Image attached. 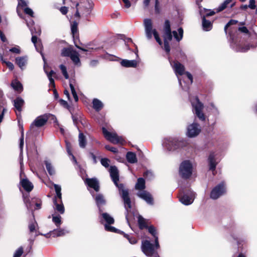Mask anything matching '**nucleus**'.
Wrapping results in <instances>:
<instances>
[{
	"instance_id": "obj_1",
	"label": "nucleus",
	"mask_w": 257,
	"mask_h": 257,
	"mask_svg": "<svg viewBox=\"0 0 257 257\" xmlns=\"http://www.w3.org/2000/svg\"><path fill=\"white\" fill-rule=\"evenodd\" d=\"M110 177L115 185L118 188L119 193L123 199L124 208L126 210L125 218L129 223V221L131 219L132 215H133V212L131 211V201L128 196V192L127 189L124 188L122 184H118L117 182L119 181L118 171L115 166H111L109 169Z\"/></svg>"
},
{
	"instance_id": "obj_2",
	"label": "nucleus",
	"mask_w": 257,
	"mask_h": 257,
	"mask_svg": "<svg viewBox=\"0 0 257 257\" xmlns=\"http://www.w3.org/2000/svg\"><path fill=\"white\" fill-rule=\"evenodd\" d=\"M148 230L155 238V244L151 243L150 241L148 239L142 240L141 245L142 251L147 256H155V257H159L157 249L160 247V244L156 229L154 226H150L148 227Z\"/></svg>"
},
{
	"instance_id": "obj_3",
	"label": "nucleus",
	"mask_w": 257,
	"mask_h": 257,
	"mask_svg": "<svg viewBox=\"0 0 257 257\" xmlns=\"http://www.w3.org/2000/svg\"><path fill=\"white\" fill-rule=\"evenodd\" d=\"M193 171V164L189 160L182 161L179 166V174L181 178L188 180L191 178Z\"/></svg>"
},
{
	"instance_id": "obj_4",
	"label": "nucleus",
	"mask_w": 257,
	"mask_h": 257,
	"mask_svg": "<svg viewBox=\"0 0 257 257\" xmlns=\"http://www.w3.org/2000/svg\"><path fill=\"white\" fill-rule=\"evenodd\" d=\"M144 25L147 38L150 40L154 36L156 41L160 45H162V42L160 38L159 34L156 29H153V22L150 19H145L144 20Z\"/></svg>"
},
{
	"instance_id": "obj_5",
	"label": "nucleus",
	"mask_w": 257,
	"mask_h": 257,
	"mask_svg": "<svg viewBox=\"0 0 257 257\" xmlns=\"http://www.w3.org/2000/svg\"><path fill=\"white\" fill-rule=\"evenodd\" d=\"M163 38L164 41V49L169 53L170 51L169 42L172 40V35L171 30L170 23L169 20H166L165 22L163 29Z\"/></svg>"
},
{
	"instance_id": "obj_6",
	"label": "nucleus",
	"mask_w": 257,
	"mask_h": 257,
	"mask_svg": "<svg viewBox=\"0 0 257 257\" xmlns=\"http://www.w3.org/2000/svg\"><path fill=\"white\" fill-rule=\"evenodd\" d=\"M225 192V184L224 182H221L212 189L210 192V197L211 198L215 200L224 194Z\"/></svg>"
},
{
	"instance_id": "obj_7",
	"label": "nucleus",
	"mask_w": 257,
	"mask_h": 257,
	"mask_svg": "<svg viewBox=\"0 0 257 257\" xmlns=\"http://www.w3.org/2000/svg\"><path fill=\"white\" fill-rule=\"evenodd\" d=\"M102 132L105 138L112 143L122 145L124 142L123 139L121 137L117 136L115 133H111L109 132L104 127L102 128Z\"/></svg>"
},
{
	"instance_id": "obj_8",
	"label": "nucleus",
	"mask_w": 257,
	"mask_h": 257,
	"mask_svg": "<svg viewBox=\"0 0 257 257\" xmlns=\"http://www.w3.org/2000/svg\"><path fill=\"white\" fill-rule=\"evenodd\" d=\"M177 140L175 137H168L164 139L163 146L168 151L173 152L176 150Z\"/></svg>"
},
{
	"instance_id": "obj_9",
	"label": "nucleus",
	"mask_w": 257,
	"mask_h": 257,
	"mask_svg": "<svg viewBox=\"0 0 257 257\" xmlns=\"http://www.w3.org/2000/svg\"><path fill=\"white\" fill-rule=\"evenodd\" d=\"M101 215L103 219L106 223L104 225L105 229L108 231L117 232L118 231L117 229L109 225V224L114 223V220L113 217L107 213H103Z\"/></svg>"
},
{
	"instance_id": "obj_10",
	"label": "nucleus",
	"mask_w": 257,
	"mask_h": 257,
	"mask_svg": "<svg viewBox=\"0 0 257 257\" xmlns=\"http://www.w3.org/2000/svg\"><path fill=\"white\" fill-rule=\"evenodd\" d=\"M48 115L44 114L38 116L31 124L30 127L33 129L34 126L40 127L44 125L48 120Z\"/></svg>"
},
{
	"instance_id": "obj_11",
	"label": "nucleus",
	"mask_w": 257,
	"mask_h": 257,
	"mask_svg": "<svg viewBox=\"0 0 257 257\" xmlns=\"http://www.w3.org/2000/svg\"><path fill=\"white\" fill-rule=\"evenodd\" d=\"M137 196L142 199L144 200L148 204L152 205L153 204V199L151 194L145 191H139L137 194Z\"/></svg>"
},
{
	"instance_id": "obj_12",
	"label": "nucleus",
	"mask_w": 257,
	"mask_h": 257,
	"mask_svg": "<svg viewBox=\"0 0 257 257\" xmlns=\"http://www.w3.org/2000/svg\"><path fill=\"white\" fill-rule=\"evenodd\" d=\"M197 123H193L188 126L187 129V135L190 138L197 136L200 132V129L198 128Z\"/></svg>"
},
{
	"instance_id": "obj_13",
	"label": "nucleus",
	"mask_w": 257,
	"mask_h": 257,
	"mask_svg": "<svg viewBox=\"0 0 257 257\" xmlns=\"http://www.w3.org/2000/svg\"><path fill=\"white\" fill-rule=\"evenodd\" d=\"M208 161L209 166V170L213 172L215 171L217 163L215 160V154L214 152H212L210 153L208 158Z\"/></svg>"
},
{
	"instance_id": "obj_14",
	"label": "nucleus",
	"mask_w": 257,
	"mask_h": 257,
	"mask_svg": "<svg viewBox=\"0 0 257 257\" xmlns=\"http://www.w3.org/2000/svg\"><path fill=\"white\" fill-rule=\"evenodd\" d=\"M85 182L89 187L94 189L95 191L97 192L99 191V183L96 178L86 179Z\"/></svg>"
},
{
	"instance_id": "obj_15",
	"label": "nucleus",
	"mask_w": 257,
	"mask_h": 257,
	"mask_svg": "<svg viewBox=\"0 0 257 257\" xmlns=\"http://www.w3.org/2000/svg\"><path fill=\"white\" fill-rule=\"evenodd\" d=\"M179 201L182 204L185 205H188L193 203L194 198L191 194H184L182 196L179 198Z\"/></svg>"
},
{
	"instance_id": "obj_16",
	"label": "nucleus",
	"mask_w": 257,
	"mask_h": 257,
	"mask_svg": "<svg viewBox=\"0 0 257 257\" xmlns=\"http://www.w3.org/2000/svg\"><path fill=\"white\" fill-rule=\"evenodd\" d=\"M22 187L28 192H29L33 189V184L27 178L22 179L20 181Z\"/></svg>"
},
{
	"instance_id": "obj_17",
	"label": "nucleus",
	"mask_w": 257,
	"mask_h": 257,
	"mask_svg": "<svg viewBox=\"0 0 257 257\" xmlns=\"http://www.w3.org/2000/svg\"><path fill=\"white\" fill-rule=\"evenodd\" d=\"M28 57L26 56H21V57H18L16 58V63L17 65H18V66L22 69L23 70L28 62Z\"/></svg>"
},
{
	"instance_id": "obj_18",
	"label": "nucleus",
	"mask_w": 257,
	"mask_h": 257,
	"mask_svg": "<svg viewBox=\"0 0 257 257\" xmlns=\"http://www.w3.org/2000/svg\"><path fill=\"white\" fill-rule=\"evenodd\" d=\"M199 14L201 17H205V18H206V17H209L215 14V12L213 10L206 8H202L201 6H199Z\"/></svg>"
},
{
	"instance_id": "obj_19",
	"label": "nucleus",
	"mask_w": 257,
	"mask_h": 257,
	"mask_svg": "<svg viewBox=\"0 0 257 257\" xmlns=\"http://www.w3.org/2000/svg\"><path fill=\"white\" fill-rule=\"evenodd\" d=\"M53 202L55 210L59 212L61 214H63L65 211V209L62 203V201H61V202H60L59 199L57 200V199L55 198L54 199Z\"/></svg>"
},
{
	"instance_id": "obj_20",
	"label": "nucleus",
	"mask_w": 257,
	"mask_h": 257,
	"mask_svg": "<svg viewBox=\"0 0 257 257\" xmlns=\"http://www.w3.org/2000/svg\"><path fill=\"white\" fill-rule=\"evenodd\" d=\"M201 18L203 29L206 31H210L213 27V22L207 20L205 17H202Z\"/></svg>"
},
{
	"instance_id": "obj_21",
	"label": "nucleus",
	"mask_w": 257,
	"mask_h": 257,
	"mask_svg": "<svg viewBox=\"0 0 257 257\" xmlns=\"http://www.w3.org/2000/svg\"><path fill=\"white\" fill-rule=\"evenodd\" d=\"M193 108L195 111L203 110L204 108L203 104L200 101L198 96H195V101L191 102Z\"/></svg>"
},
{
	"instance_id": "obj_22",
	"label": "nucleus",
	"mask_w": 257,
	"mask_h": 257,
	"mask_svg": "<svg viewBox=\"0 0 257 257\" xmlns=\"http://www.w3.org/2000/svg\"><path fill=\"white\" fill-rule=\"evenodd\" d=\"M120 64L121 66L125 67H136L138 65V62L136 60H128L126 59L122 60Z\"/></svg>"
},
{
	"instance_id": "obj_23",
	"label": "nucleus",
	"mask_w": 257,
	"mask_h": 257,
	"mask_svg": "<svg viewBox=\"0 0 257 257\" xmlns=\"http://www.w3.org/2000/svg\"><path fill=\"white\" fill-rule=\"evenodd\" d=\"M14 102L15 108L20 113L22 110V106L24 103V100L21 97H17L14 100Z\"/></svg>"
},
{
	"instance_id": "obj_24",
	"label": "nucleus",
	"mask_w": 257,
	"mask_h": 257,
	"mask_svg": "<svg viewBox=\"0 0 257 257\" xmlns=\"http://www.w3.org/2000/svg\"><path fill=\"white\" fill-rule=\"evenodd\" d=\"M78 142L79 146L81 148H85L86 144L87 141L85 136L82 133L80 132L78 136Z\"/></svg>"
},
{
	"instance_id": "obj_25",
	"label": "nucleus",
	"mask_w": 257,
	"mask_h": 257,
	"mask_svg": "<svg viewBox=\"0 0 257 257\" xmlns=\"http://www.w3.org/2000/svg\"><path fill=\"white\" fill-rule=\"evenodd\" d=\"M69 231L65 229H55L53 231H52L51 233V235H52L54 237L55 236H60L65 235L66 233H68Z\"/></svg>"
},
{
	"instance_id": "obj_26",
	"label": "nucleus",
	"mask_w": 257,
	"mask_h": 257,
	"mask_svg": "<svg viewBox=\"0 0 257 257\" xmlns=\"http://www.w3.org/2000/svg\"><path fill=\"white\" fill-rule=\"evenodd\" d=\"M145 187V180L143 178H139L136 184L135 188L139 191L144 190Z\"/></svg>"
},
{
	"instance_id": "obj_27",
	"label": "nucleus",
	"mask_w": 257,
	"mask_h": 257,
	"mask_svg": "<svg viewBox=\"0 0 257 257\" xmlns=\"http://www.w3.org/2000/svg\"><path fill=\"white\" fill-rule=\"evenodd\" d=\"M92 103L93 108L97 111L100 110L103 106L102 102L97 98L93 100Z\"/></svg>"
},
{
	"instance_id": "obj_28",
	"label": "nucleus",
	"mask_w": 257,
	"mask_h": 257,
	"mask_svg": "<svg viewBox=\"0 0 257 257\" xmlns=\"http://www.w3.org/2000/svg\"><path fill=\"white\" fill-rule=\"evenodd\" d=\"M126 158L130 163H135L137 162V158L135 153L130 152L126 154Z\"/></svg>"
},
{
	"instance_id": "obj_29",
	"label": "nucleus",
	"mask_w": 257,
	"mask_h": 257,
	"mask_svg": "<svg viewBox=\"0 0 257 257\" xmlns=\"http://www.w3.org/2000/svg\"><path fill=\"white\" fill-rule=\"evenodd\" d=\"M234 240H236L238 245V251L242 252L243 248V240L238 239L234 236H232ZM237 257H245V256L242 253L240 252Z\"/></svg>"
},
{
	"instance_id": "obj_30",
	"label": "nucleus",
	"mask_w": 257,
	"mask_h": 257,
	"mask_svg": "<svg viewBox=\"0 0 257 257\" xmlns=\"http://www.w3.org/2000/svg\"><path fill=\"white\" fill-rule=\"evenodd\" d=\"M70 57L75 64L78 66L80 65L79 54L76 51H74L73 53H72Z\"/></svg>"
},
{
	"instance_id": "obj_31",
	"label": "nucleus",
	"mask_w": 257,
	"mask_h": 257,
	"mask_svg": "<svg viewBox=\"0 0 257 257\" xmlns=\"http://www.w3.org/2000/svg\"><path fill=\"white\" fill-rule=\"evenodd\" d=\"M95 201L98 207L99 208V211H101L100 209V206L105 204V201L103 198V196L101 194H98L95 197Z\"/></svg>"
},
{
	"instance_id": "obj_32",
	"label": "nucleus",
	"mask_w": 257,
	"mask_h": 257,
	"mask_svg": "<svg viewBox=\"0 0 257 257\" xmlns=\"http://www.w3.org/2000/svg\"><path fill=\"white\" fill-rule=\"evenodd\" d=\"M233 0H225L216 9V12L219 13L225 10L228 5L232 2Z\"/></svg>"
},
{
	"instance_id": "obj_33",
	"label": "nucleus",
	"mask_w": 257,
	"mask_h": 257,
	"mask_svg": "<svg viewBox=\"0 0 257 257\" xmlns=\"http://www.w3.org/2000/svg\"><path fill=\"white\" fill-rule=\"evenodd\" d=\"M45 164L46 169L50 175H53L55 174V171L51 163L48 161H45Z\"/></svg>"
},
{
	"instance_id": "obj_34",
	"label": "nucleus",
	"mask_w": 257,
	"mask_h": 257,
	"mask_svg": "<svg viewBox=\"0 0 257 257\" xmlns=\"http://www.w3.org/2000/svg\"><path fill=\"white\" fill-rule=\"evenodd\" d=\"M40 54H41V55L42 56L43 60L44 62V71H45V73L47 74L48 79H50L51 78H52V75L55 74V72L53 70H51L49 72H47V71L46 69V60L45 57L44 56V54L42 52H40Z\"/></svg>"
},
{
	"instance_id": "obj_35",
	"label": "nucleus",
	"mask_w": 257,
	"mask_h": 257,
	"mask_svg": "<svg viewBox=\"0 0 257 257\" xmlns=\"http://www.w3.org/2000/svg\"><path fill=\"white\" fill-rule=\"evenodd\" d=\"M54 187L56 194V196L55 197V198H56L57 200L59 199L60 202H61V187L60 185L55 184H54Z\"/></svg>"
},
{
	"instance_id": "obj_36",
	"label": "nucleus",
	"mask_w": 257,
	"mask_h": 257,
	"mask_svg": "<svg viewBox=\"0 0 257 257\" xmlns=\"http://www.w3.org/2000/svg\"><path fill=\"white\" fill-rule=\"evenodd\" d=\"M30 31L31 32V34L32 35V42L34 43V44L36 46V42H37V37L36 36H35L34 35V30L36 31V33L37 35H40V34H41V30L40 29L38 28V30L37 31H36V29L34 28H30Z\"/></svg>"
},
{
	"instance_id": "obj_37",
	"label": "nucleus",
	"mask_w": 257,
	"mask_h": 257,
	"mask_svg": "<svg viewBox=\"0 0 257 257\" xmlns=\"http://www.w3.org/2000/svg\"><path fill=\"white\" fill-rule=\"evenodd\" d=\"M12 87L17 91H21L22 85L21 83L17 80H13L11 83Z\"/></svg>"
},
{
	"instance_id": "obj_38",
	"label": "nucleus",
	"mask_w": 257,
	"mask_h": 257,
	"mask_svg": "<svg viewBox=\"0 0 257 257\" xmlns=\"http://www.w3.org/2000/svg\"><path fill=\"white\" fill-rule=\"evenodd\" d=\"M37 226V223L35 220L32 221L29 224L28 227L30 231V233L32 234L34 232H36V227Z\"/></svg>"
},
{
	"instance_id": "obj_39",
	"label": "nucleus",
	"mask_w": 257,
	"mask_h": 257,
	"mask_svg": "<svg viewBox=\"0 0 257 257\" xmlns=\"http://www.w3.org/2000/svg\"><path fill=\"white\" fill-rule=\"evenodd\" d=\"M52 221L57 227H59L61 224V217L59 215L53 214Z\"/></svg>"
},
{
	"instance_id": "obj_40",
	"label": "nucleus",
	"mask_w": 257,
	"mask_h": 257,
	"mask_svg": "<svg viewBox=\"0 0 257 257\" xmlns=\"http://www.w3.org/2000/svg\"><path fill=\"white\" fill-rule=\"evenodd\" d=\"M138 223L141 229L147 227L146 220L140 215H139L138 217Z\"/></svg>"
},
{
	"instance_id": "obj_41",
	"label": "nucleus",
	"mask_w": 257,
	"mask_h": 257,
	"mask_svg": "<svg viewBox=\"0 0 257 257\" xmlns=\"http://www.w3.org/2000/svg\"><path fill=\"white\" fill-rule=\"evenodd\" d=\"M74 51L70 48H63L61 52V55L63 56H71V55Z\"/></svg>"
},
{
	"instance_id": "obj_42",
	"label": "nucleus",
	"mask_w": 257,
	"mask_h": 257,
	"mask_svg": "<svg viewBox=\"0 0 257 257\" xmlns=\"http://www.w3.org/2000/svg\"><path fill=\"white\" fill-rule=\"evenodd\" d=\"M69 85H70V87L71 89V93H72V95L74 98V100L76 102H77L78 100V97L76 92L75 90L74 86L73 85L72 80L70 81Z\"/></svg>"
},
{
	"instance_id": "obj_43",
	"label": "nucleus",
	"mask_w": 257,
	"mask_h": 257,
	"mask_svg": "<svg viewBox=\"0 0 257 257\" xmlns=\"http://www.w3.org/2000/svg\"><path fill=\"white\" fill-rule=\"evenodd\" d=\"M185 67L181 63L178 62L177 73L178 75H182L185 74Z\"/></svg>"
},
{
	"instance_id": "obj_44",
	"label": "nucleus",
	"mask_w": 257,
	"mask_h": 257,
	"mask_svg": "<svg viewBox=\"0 0 257 257\" xmlns=\"http://www.w3.org/2000/svg\"><path fill=\"white\" fill-rule=\"evenodd\" d=\"M195 114L200 120L203 121L205 120V115L204 113L202 112V110L195 111Z\"/></svg>"
},
{
	"instance_id": "obj_45",
	"label": "nucleus",
	"mask_w": 257,
	"mask_h": 257,
	"mask_svg": "<svg viewBox=\"0 0 257 257\" xmlns=\"http://www.w3.org/2000/svg\"><path fill=\"white\" fill-rule=\"evenodd\" d=\"M0 59L3 63L6 64L7 66L9 68L10 70H13L14 69V66L12 62L6 61L5 59H4L2 55L0 56Z\"/></svg>"
},
{
	"instance_id": "obj_46",
	"label": "nucleus",
	"mask_w": 257,
	"mask_h": 257,
	"mask_svg": "<svg viewBox=\"0 0 257 257\" xmlns=\"http://www.w3.org/2000/svg\"><path fill=\"white\" fill-rule=\"evenodd\" d=\"M118 232H119L120 233H123L124 236L128 239L130 243L135 244L137 242V240L135 238L130 236L129 235L124 233L122 231H118Z\"/></svg>"
},
{
	"instance_id": "obj_47",
	"label": "nucleus",
	"mask_w": 257,
	"mask_h": 257,
	"mask_svg": "<svg viewBox=\"0 0 257 257\" xmlns=\"http://www.w3.org/2000/svg\"><path fill=\"white\" fill-rule=\"evenodd\" d=\"M60 68L65 79H68L69 78V75L67 73L66 67L64 65L61 64L60 65Z\"/></svg>"
},
{
	"instance_id": "obj_48",
	"label": "nucleus",
	"mask_w": 257,
	"mask_h": 257,
	"mask_svg": "<svg viewBox=\"0 0 257 257\" xmlns=\"http://www.w3.org/2000/svg\"><path fill=\"white\" fill-rule=\"evenodd\" d=\"M238 21L237 20L233 19L230 20L224 27V31L225 33H227V29L229 27H230L231 25H236Z\"/></svg>"
},
{
	"instance_id": "obj_49",
	"label": "nucleus",
	"mask_w": 257,
	"mask_h": 257,
	"mask_svg": "<svg viewBox=\"0 0 257 257\" xmlns=\"http://www.w3.org/2000/svg\"><path fill=\"white\" fill-rule=\"evenodd\" d=\"M23 253V248L20 247L18 248L14 254L13 257H20Z\"/></svg>"
},
{
	"instance_id": "obj_50",
	"label": "nucleus",
	"mask_w": 257,
	"mask_h": 257,
	"mask_svg": "<svg viewBox=\"0 0 257 257\" xmlns=\"http://www.w3.org/2000/svg\"><path fill=\"white\" fill-rule=\"evenodd\" d=\"M183 33L184 31L182 27L178 28V42H179L182 39Z\"/></svg>"
},
{
	"instance_id": "obj_51",
	"label": "nucleus",
	"mask_w": 257,
	"mask_h": 257,
	"mask_svg": "<svg viewBox=\"0 0 257 257\" xmlns=\"http://www.w3.org/2000/svg\"><path fill=\"white\" fill-rule=\"evenodd\" d=\"M184 75L187 77L188 79V83L191 84L193 83V78L192 74L189 72H185Z\"/></svg>"
},
{
	"instance_id": "obj_52",
	"label": "nucleus",
	"mask_w": 257,
	"mask_h": 257,
	"mask_svg": "<svg viewBox=\"0 0 257 257\" xmlns=\"http://www.w3.org/2000/svg\"><path fill=\"white\" fill-rule=\"evenodd\" d=\"M9 51L13 53H15V54H19L21 53V50H20V48L19 46H16V47H13V48H11L10 50H9Z\"/></svg>"
},
{
	"instance_id": "obj_53",
	"label": "nucleus",
	"mask_w": 257,
	"mask_h": 257,
	"mask_svg": "<svg viewBox=\"0 0 257 257\" xmlns=\"http://www.w3.org/2000/svg\"><path fill=\"white\" fill-rule=\"evenodd\" d=\"M101 164L102 166L107 168L109 166V160L106 158H103L101 160Z\"/></svg>"
},
{
	"instance_id": "obj_54",
	"label": "nucleus",
	"mask_w": 257,
	"mask_h": 257,
	"mask_svg": "<svg viewBox=\"0 0 257 257\" xmlns=\"http://www.w3.org/2000/svg\"><path fill=\"white\" fill-rule=\"evenodd\" d=\"M171 65L172 66L174 73L177 75V63L169 58Z\"/></svg>"
},
{
	"instance_id": "obj_55",
	"label": "nucleus",
	"mask_w": 257,
	"mask_h": 257,
	"mask_svg": "<svg viewBox=\"0 0 257 257\" xmlns=\"http://www.w3.org/2000/svg\"><path fill=\"white\" fill-rule=\"evenodd\" d=\"M255 0H250L249 4L248 5V8L251 10L255 9L256 8V6H255Z\"/></svg>"
},
{
	"instance_id": "obj_56",
	"label": "nucleus",
	"mask_w": 257,
	"mask_h": 257,
	"mask_svg": "<svg viewBox=\"0 0 257 257\" xmlns=\"http://www.w3.org/2000/svg\"><path fill=\"white\" fill-rule=\"evenodd\" d=\"M77 23H74L71 26V32L74 35L77 32Z\"/></svg>"
},
{
	"instance_id": "obj_57",
	"label": "nucleus",
	"mask_w": 257,
	"mask_h": 257,
	"mask_svg": "<svg viewBox=\"0 0 257 257\" xmlns=\"http://www.w3.org/2000/svg\"><path fill=\"white\" fill-rule=\"evenodd\" d=\"M105 148L106 150H109L113 153H115L117 152V150L116 148L110 147L109 145H106Z\"/></svg>"
},
{
	"instance_id": "obj_58",
	"label": "nucleus",
	"mask_w": 257,
	"mask_h": 257,
	"mask_svg": "<svg viewBox=\"0 0 257 257\" xmlns=\"http://www.w3.org/2000/svg\"><path fill=\"white\" fill-rule=\"evenodd\" d=\"M67 153H68V154H69V155H70V156H72V159H73V161H74L75 163H76V162H76V159H75V157L72 155V153H71V152L70 149V148H69V146H68V143H67Z\"/></svg>"
},
{
	"instance_id": "obj_59",
	"label": "nucleus",
	"mask_w": 257,
	"mask_h": 257,
	"mask_svg": "<svg viewBox=\"0 0 257 257\" xmlns=\"http://www.w3.org/2000/svg\"><path fill=\"white\" fill-rule=\"evenodd\" d=\"M24 12L26 14L30 15L31 17H33V11L32 9L29 8H26L24 9Z\"/></svg>"
},
{
	"instance_id": "obj_60",
	"label": "nucleus",
	"mask_w": 257,
	"mask_h": 257,
	"mask_svg": "<svg viewBox=\"0 0 257 257\" xmlns=\"http://www.w3.org/2000/svg\"><path fill=\"white\" fill-rule=\"evenodd\" d=\"M238 31L244 34H248L249 32L246 27H239Z\"/></svg>"
},
{
	"instance_id": "obj_61",
	"label": "nucleus",
	"mask_w": 257,
	"mask_h": 257,
	"mask_svg": "<svg viewBox=\"0 0 257 257\" xmlns=\"http://www.w3.org/2000/svg\"><path fill=\"white\" fill-rule=\"evenodd\" d=\"M24 146V134L22 133V136L20 139V148L21 149V153H22L23 148Z\"/></svg>"
},
{
	"instance_id": "obj_62",
	"label": "nucleus",
	"mask_w": 257,
	"mask_h": 257,
	"mask_svg": "<svg viewBox=\"0 0 257 257\" xmlns=\"http://www.w3.org/2000/svg\"><path fill=\"white\" fill-rule=\"evenodd\" d=\"M24 201L25 203L26 204V205L28 208V209H31V205L30 203L28 202L29 201V198H27L25 197H24Z\"/></svg>"
},
{
	"instance_id": "obj_63",
	"label": "nucleus",
	"mask_w": 257,
	"mask_h": 257,
	"mask_svg": "<svg viewBox=\"0 0 257 257\" xmlns=\"http://www.w3.org/2000/svg\"><path fill=\"white\" fill-rule=\"evenodd\" d=\"M155 10L156 13L159 14L160 13L159 3L158 0H156L155 1Z\"/></svg>"
},
{
	"instance_id": "obj_64",
	"label": "nucleus",
	"mask_w": 257,
	"mask_h": 257,
	"mask_svg": "<svg viewBox=\"0 0 257 257\" xmlns=\"http://www.w3.org/2000/svg\"><path fill=\"white\" fill-rule=\"evenodd\" d=\"M60 12L63 15H65L68 12V8L66 7H62L60 9Z\"/></svg>"
}]
</instances>
